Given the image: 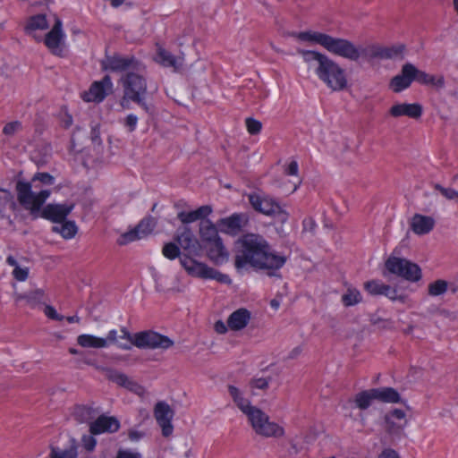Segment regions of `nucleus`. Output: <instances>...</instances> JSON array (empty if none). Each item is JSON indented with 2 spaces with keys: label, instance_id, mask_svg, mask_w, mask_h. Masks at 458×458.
<instances>
[{
  "label": "nucleus",
  "instance_id": "nucleus-1",
  "mask_svg": "<svg viewBox=\"0 0 458 458\" xmlns=\"http://www.w3.org/2000/svg\"><path fill=\"white\" fill-rule=\"evenodd\" d=\"M287 257L271 250L267 242L259 234H246L236 243L234 266L240 270L247 266L277 276Z\"/></svg>",
  "mask_w": 458,
  "mask_h": 458
},
{
  "label": "nucleus",
  "instance_id": "nucleus-2",
  "mask_svg": "<svg viewBox=\"0 0 458 458\" xmlns=\"http://www.w3.org/2000/svg\"><path fill=\"white\" fill-rule=\"evenodd\" d=\"M303 61L310 66H315L318 78L332 91H343L348 87L345 71L327 55L310 50L298 49Z\"/></svg>",
  "mask_w": 458,
  "mask_h": 458
},
{
  "label": "nucleus",
  "instance_id": "nucleus-3",
  "mask_svg": "<svg viewBox=\"0 0 458 458\" xmlns=\"http://www.w3.org/2000/svg\"><path fill=\"white\" fill-rule=\"evenodd\" d=\"M43 185H53L55 178L48 173L36 174L31 182H18L16 184L17 199L20 204L30 212L31 215L38 213L45 201L49 198L51 191L41 189Z\"/></svg>",
  "mask_w": 458,
  "mask_h": 458
},
{
  "label": "nucleus",
  "instance_id": "nucleus-4",
  "mask_svg": "<svg viewBox=\"0 0 458 458\" xmlns=\"http://www.w3.org/2000/svg\"><path fill=\"white\" fill-rule=\"evenodd\" d=\"M123 88V97L120 100V106L123 109L130 107V102H134L142 107L146 112H149L148 105L144 101L147 93V79L145 66L140 64L139 69H134L123 74L119 80Z\"/></svg>",
  "mask_w": 458,
  "mask_h": 458
},
{
  "label": "nucleus",
  "instance_id": "nucleus-5",
  "mask_svg": "<svg viewBox=\"0 0 458 458\" xmlns=\"http://www.w3.org/2000/svg\"><path fill=\"white\" fill-rule=\"evenodd\" d=\"M293 36L301 41L320 45L328 52L348 60L360 59V52L356 49V46L347 39L312 30L293 33Z\"/></svg>",
  "mask_w": 458,
  "mask_h": 458
},
{
  "label": "nucleus",
  "instance_id": "nucleus-6",
  "mask_svg": "<svg viewBox=\"0 0 458 458\" xmlns=\"http://www.w3.org/2000/svg\"><path fill=\"white\" fill-rule=\"evenodd\" d=\"M121 339L126 343H121L119 348L130 350L131 345L141 349L167 350L174 345V341L169 337L154 331H142L131 335L125 327L121 328Z\"/></svg>",
  "mask_w": 458,
  "mask_h": 458
},
{
  "label": "nucleus",
  "instance_id": "nucleus-7",
  "mask_svg": "<svg viewBox=\"0 0 458 458\" xmlns=\"http://www.w3.org/2000/svg\"><path fill=\"white\" fill-rule=\"evenodd\" d=\"M180 263L191 276L201 279H214L225 284L232 283L228 275L223 274L207 264L191 258L189 255L184 254L180 257Z\"/></svg>",
  "mask_w": 458,
  "mask_h": 458
},
{
  "label": "nucleus",
  "instance_id": "nucleus-8",
  "mask_svg": "<svg viewBox=\"0 0 458 458\" xmlns=\"http://www.w3.org/2000/svg\"><path fill=\"white\" fill-rule=\"evenodd\" d=\"M249 422L256 434L264 437H281L284 429L276 422L271 421L269 416L259 408L248 417Z\"/></svg>",
  "mask_w": 458,
  "mask_h": 458
},
{
  "label": "nucleus",
  "instance_id": "nucleus-9",
  "mask_svg": "<svg viewBox=\"0 0 458 458\" xmlns=\"http://www.w3.org/2000/svg\"><path fill=\"white\" fill-rule=\"evenodd\" d=\"M386 268L394 275L408 281L417 282L421 278L420 267L408 259L390 256L386 261Z\"/></svg>",
  "mask_w": 458,
  "mask_h": 458
},
{
  "label": "nucleus",
  "instance_id": "nucleus-10",
  "mask_svg": "<svg viewBox=\"0 0 458 458\" xmlns=\"http://www.w3.org/2000/svg\"><path fill=\"white\" fill-rule=\"evenodd\" d=\"M248 199L251 207L258 212L266 216L281 215L282 220L287 218V214L282 210L280 205L272 198L265 194L250 193Z\"/></svg>",
  "mask_w": 458,
  "mask_h": 458
},
{
  "label": "nucleus",
  "instance_id": "nucleus-11",
  "mask_svg": "<svg viewBox=\"0 0 458 458\" xmlns=\"http://www.w3.org/2000/svg\"><path fill=\"white\" fill-rule=\"evenodd\" d=\"M140 64L141 63L132 56H123L120 55H106L101 62L104 70L123 72V74L134 69H139Z\"/></svg>",
  "mask_w": 458,
  "mask_h": 458
},
{
  "label": "nucleus",
  "instance_id": "nucleus-12",
  "mask_svg": "<svg viewBox=\"0 0 458 458\" xmlns=\"http://www.w3.org/2000/svg\"><path fill=\"white\" fill-rule=\"evenodd\" d=\"M157 219L153 216H146L135 228L123 233L117 240L119 245H126L131 242L140 240L152 233L157 225Z\"/></svg>",
  "mask_w": 458,
  "mask_h": 458
},
{
  "label": "nucleus",
  "instance_id": "nucleus-13",
  "mask_svg": "<svg viewBox=\"0 0 458 458\" xmlns=\"http://www.w3.org/2000/svg\"><path fill=\"white\" fill-rule=\"evenodd\" d=\"M174 412L168 403L165 402H158L154 408V417L157 424L162 428V435L165 437L173 434L174 427L172 420Z\"/></svg>",
  "mask_w": 458,
  "mask_h": 458
},
{
  "label": "nucleus",
  "instance_id": "nucleus-14",
  "mask_svg": "<svg viewBox=\"0 0 458 458\" xmlns=\"http://www.w3.org/2000/svg\"><path fill=\"white\" fill-rule=\"evenodd\" d=\"M73 204H48L42 208L38 213H35L33 216L38 217L40 216L41 217L50 220L55 224L63 222L66 219L67 216L73 209Z\"/></svg>",
  "mask_w": 458,
  "mask_h": 458
},
{
  "label": "nucleus",
  "instance_id": "nucleus-15",
  "mask_svg": "<svg viewBox=\"0 0 458 458\" xmlns=\"http://www.w3.org/2000/svg\"><path fill=\"white\" fill-rule=\"evenodd\" d=\"M113 86L110 76L106 75L101 81L93 82L89 89L83 93L82 98L87 102L99 103L109 92H112Z\"/></svg>",
  "mask_w": 458,
  "mask_h": 458
},
{
  "label": "nucleus",
  "instance_id": "nucleus-16",
  "mask_svg": "<svg viewBox=\"0 0 458 458\" xmlns=\"http://www.w3.org/2000/svg\"><path fill=\"white\" fill-rule=\"evenodd\" d=\"M120 428L119 420L114 416L100 415L89 422L91 435L112 434Z\"/></svg>",
  "mask_w": 458,
  "mask_h": 458
},
{
  "label": "nucleus",
  "instance_id": "nucleus-17",
  "mask_svg": "<svg viewBox=\"0 0 458 458\" xmlns=\"http://www.w3.org/2000/svg\"><path fill=\"white\" fill-rule=\"evenodd\" d=\"M174 240L181 248L189 253L197 254L199 250V241L195 237L192 230L187 225L177 229L174 234Z\"/></svg>",
  "mask_w": 458,
  "mask_h": 458
},
{
  "label": "nucleus",
  "instance_id": "nucleus-18",
  "mask_svg": "<svg viewBox=\"0 0 458 458\" xmlns=\"http://www.w3.org/2000/svg\"><path fill=\"white\" fill-rule=\"evenodd\" d=\"M416 72L417 68L413 64L410 63L405 64L402 67L401 73L397 74L391 80L390 88L395 93H399L403 89L409 88L412 81L415 80L414 74L416 73Z\"/></svg>",
  "mask_w": 458,
  "mask_h": 458
},
{
  "label": "nucleus",
  "instance_id": "nucleus-19",
  "mask_svg": "<svg viewBox=\"0 0 458 458\" xmlns=\"http://www.w3.org/2000/svg\"><path fill=\"white\" fill-rule=\"evenodd\" d=\"M248 222V218L244 214H233L232 216L221 218L217 221L218 229L225 233L236 235L242 226Z\"/></svg>",
  "mask_w": 458,
  "mask_h": 458
},
{
  "label": "nucleus",
  "instance_id": "nucleus-20",
  "mask_svg": "<svg viewBox=\"0 0 458 458\" xmlns=\"http://www.w3.org/2000/svg\"><path fill=\"white\" fill-rule=\"evenodd\" d=\"M102 370L109 380L116 383L117 385L140 395L144 393V388L125 374L109 368H105Z\"/></svg>",
  "mask_w": 458,
  "mask_h": 458
},
{
  "label": "nucleus",
  "instance_id": "nucleus-21",
  "mask_svg": "<svg viewBox=\"0 0 458 458\" xmlns=\"http://www.w3.org/2000/svg\"><path fill=\"white\" fill-rule=\"evenodd\" d=\"M64 33L62 31V21L55 18V23L52 30L45 37V44L47 48L55 55H60L61 46L64 42Z\"/></svg>",
  "mask_w": 458,
  "mask_h": 458
},
{
  "label": "nucleus",
  "instance_id": "nucleus-22",
  "mask_svg": "<svg viewBox=\"0 0 458 458\" xmlns=\"http://www.w3.org/2000/svg\"><path fill=\"white\" fill-rule=\"evenodd\" d=\"M208 258L216 265H222L228 261L229 252L225 247L222 239L204 245Z\"/></svg>",
  "mask_w": 458,
  "mask_h": 458
},
{
  "label": "nucleus",
  "instance_id": "nucleus-23",
  "mask_svg": "<svg viewBox=\"0 0 458 458\" xmlns=\"http://www.w3.org/2000/svg\"><path fill=\"white\" fill-rule=\"evenodd\" d=\"M356 49L360 52V57L365 58H392L403 51V47L398 48H384L377 45H369L363 48Z\"/></svg>",
  "mask_w": 458,
  "mask_h": 458
},
{
  "label": "nucleus",
  "instance_id": "nucleus-24",
  "mask_svg": "<svg viewBox=\"0 0 458 458\" xmlns=\"http://www.w3.org/2000/svg\"><path fill=\"white\" fill-rule=\"evenodd\" d=\"M389 114L394 118L407 116L412 119H418L422 114V106L418 103H399L394 105L389 109Z\"/></svg>",
  "mask_w": 458,
  "mask_h": 458
},
{
  "label": "nucleus",
  "instance_id": "nucleus-25",
  "mask_svg": "<svg viewBox=\"0 0 458 458\" xmlns=\"http://www.w3.org/2000/svg\"><path fill=\"white\" fill-rule=\"evenodd\" d=\"M251 319V313L245 308H240L234 310L227 318V325L232 331H240L244 329Z\"/></svg>",
  "mask_w": 458,
  "mask_h": 458
},
{
  "label": "nucleus",
  "instance_id": "nucleus-26",
  "mask_svg": "<svg viewBox=\"0 0 458 458\" xmlns=\"http://www.w3.org/2000/svg\"><path fill=\"white\" fill-rule=\"evenodd\" d=\"M47 28L48 22L46 16L43 14H38L28 19L24 30L29 36H31L37 41H40L42 38L38 32L45 30Z\"/></svg>",
  "mask_w": 458,
  "mask_h": 458
},
{
  "label": "nucleus",
  "instance_id": "nucleus-27",
  "mask_svg": "<svg viewBox=\"0 0 458 458\" xmlns=\"http://www.w3.org/2000/svg\"><path fill=\"white\" fill-rule=\"evenodd\" d=\"M435 220L433 217L415 214L411 220V228L418 235L427 234L433 230Z\"/></svg>",
  "mask_w": 458,
  "mask_h": 458
},
{
  "label": "nucleus",
  "instance_id": "nucleus-28",
  "mask_svg": "<svg viewBox=\"0 0 458 458\" xmlns=\"http://www.w3.org/2000/svg\"><path fill=\"white\" fill-rule=\"evenodd\" d=\"M212 213V208L208 205L201 206L196 210L191 212H179L177 215L178 219L183 224H191L197 220L202 221Z\"/></svg>",
  "mask_w": 458,
  "mask_h": 458
},
{
  "label": "nucleus",
  "instance_id": "nucleus-29",
  "mask_svg": "<svg viewBox=\"0 0 458 458\" xmlns=\"http://www.w3.org/2000/svg\"><path fill=\"white\" fill-rule=\"evenodd\" d=\"M217 225H214L210 220L206 219L200 222L199 225V236L203 246L220 239L217 232Z\"/></svg>",
  "mask_w": 458,
  "mask_h": 458
},
{
  "label": "nucleus",
  "instance_id": "nucleus-30",
  "mask_svg": "<svg viewBox=\"0 0 458 458\" xmlns=\"http://www.w3.org/2000/svg\"><path fill=\"white\" fill-rule=\"evenodd\" d=\"M48 458H78V445L74 438H71L69 445L65 448L52 446Z\"/></svg>",
  "mask_w": 458,
  "mask_h": 458
},
{
  "label": "nucleus",
  "instance_id": "nucleus-31",
  "mask_svg": "<svg viewBox=\"0 0 458 458\" xmlns=\"http://www.w3.org/2000/svg\"><path fill=\"white\" fill-rule=\"evenodd\" d=\"M414 76L415 80L420 84L429 85L437 89L445 87V78L442 75L435 76L417 69Z\"/></svg>",
  "mask_w": 458,
  "mask_h": 458
},
{
  "label": "nucleus",
  "instance_id": "nucleus-32",
  "mask_svg": "<svg viewBox=\"0 0 458 458\" xmlns=\"http://www.w3.org/2000/svg\"><path fill=\"white\" fill-rule=\"evenodd\" d=\"M77 344L83 348L101 349L107 347V340L89 334L80 335L77 337Z\"/></svg>",
  "mask_w": 458,
  "mask_h": 458
},
{
  "label": "nucleus",
  "instance_id": "nucleus-33",
  "mask_svg": "<svg viewBox=\"0 0 458 458\" xmlns=\"http://www.w3.org/2000/svg\"><path fill=\"white\" fill-rule=\"evenodd\" d=\"M45 293L43 290L36 289L25 294H16L15 301L19 302L25 301L31 308H35L44 303Z\"/></svg>",
  "mask_w": 458,
  "mask_h": 458
},
{
  "label": "nucleus",
  "instance_id": "nucleus-34",
  "mask_svg": "<svg viewBox=\"0 0 458 458\" xmlns=\"http://www.w3.org/2000/svg\"><path fill=\"white\" fill-rule=\"evenodd\" d=\"M52 230L53 232L60 233L64 239H72L76 235L78 227L75 222L65 219L64 221L54 225Z\"/></svg>",
  "mask_w": 458,
  "mask_h": 458
},
{
  "label": "nucleus",
  "instance_id": "nucleus-35",
  "mask_svg": "<svg viewBox=\"0 0 458 458\" xmlns=\"http://www.w3.org/2000/svg\"><path fill=\"white\" fill-rule=\"evenodd\" d=\"M377 400L384 403H396L401 401L398 392L392 387L374 388Z\"/></svg>",
  "mask_w": 458,
  "mask_h": 458
},
{
  "label": "nucleus",
  "instance_id": "nucleus-36",
  "mask_svg": "<svg viewBox=\"0 0 458 458\" xmlns=\"http://www.w3.org/2000/svg\"><path fill=\"white\" fill-rule=\"evenodd\" d=\"M376 399L375 389L373 388L358 393L355 395L354 402L359 409L366 410L370 406L372 401Z\"/></svg>",
  "mask_w": 458,
  "mask_h": 458
},
{
  "label": "nucleus",
  "instance_id": "nucleus-37",
  "mask_svg": "<svg viewBox=\"0 0 458 458\" xmlns=\"http://www.w3.org/2000/svg\"><path fill=\"white\" fill-rule=\"evenodd\" d=\"M156 61L163 66L173 67L174 69H177L181 65L177 58L164 48L158 49Z\"/></svg>",
  "mask_w": 458,
  "mask_h": 458
},
{
  "label": "nucleus",
  "instance_id": "nucleus-38",
  "mask_svg": "<svg viewBox=\"0 0 458 458\" xmlns=\"http://www.w3.org/2000/svg\"><path fill=\"white\" fill-rule=\"evenodd\" d=\"M75 419L81 423H89L94 420L97 412L94 409L87 406H78L73 413Z\"/></svg>",
  "mask_w": 458,
  "mask_h": 458
},
{
  "label": "nucleus",
  "instance_id": "nucleus-39",
  "mask_svg": "<svg viewBox=\"0 0 458 458\" xmlns=\"http://www.w3.org/2000/svg\"><path fill=\"white\" fill-rule=\"evenodd\" d=\"M6 262L8 265L13 267V276L18 281H25L29 276L28 267H21L16 259L13 256H8L6 259Z\"/></svg>",
  "mask_w": 458,
  "mask_h": 458
},
{
  "label": "nucleus",
  "instance_id": "nucleus-40",
  "mask_svg": "<svg viewBox=\"0 0 458 458\" xmlns=\"http://www.w3.org/2000/svg\"><path fill=\"white\" fill-rule=\"evenodd\" d=\"M364 288L370 295H384L385 289H387V284L380 280H370L364 284Z\"/></svg>",
  "mask_w": 458,
  "mask_h": 458
},
{
  "label": "nucleus",
  "instance_id": "nucleus-41",
  "mask_svg": "<svg viewBox=\"0 0 458 458\" xmlns=\"http://www.w3.org/2000/svg\"><path fill=\"white\" fill-rule=\"evenodd\" d=\"M342 301L344 306H352L361 301L360 293L355 288H349L347 292L343 294Z\"/></svg>",
  "mask_w": 458,
  "mask_h": 458
},
{
  "label": "nucleus",
  "instance_id": "nucleus-42",
  "mask_svg": "<svg viewBox=\"0 0 458 458\" xmlns=\"http://www.w3.org/2000/svg\"><path fill=\"white\" fill-rule=\"evenodd\" d=\"M395 420L403 421V425L406 424L405 412L401 409H394L392 411L386 415V422L392 429V427L395 424Z\"/></svg>",
  "mask_w": 458,
  "mask_h": 458
},
{
  "label": "nucleus",
  "instance_id": "nucleus-43",
  "mask_svg": "<svg viewBox=\"0 0 458 458\" xmlns=\"http://www.w3.org/2000/svg\"><path fill=\"white\" fill-rule=\"evenodd\" d=\"M447 290V283L445 280H437L428 284V294L438 296L445 293Z\"/></svg>",
  "mask_w": 458,
  "mask_h": 458
},
{
  "label": "nucleus",
  "instance_id": "nucleus-44",
  "mask_svg": "<svg viewBox=\"0 0 458 458\" xmlns=\"http://www.w3.org/2000/svg\"><path fill=\"white\" fill-rule=\"evenodd\" d=\"M163 255L169 259H174L176 258H180L181 250L179 246L174 242H168L165 243L162 249Z\"/></svg>",
  "mask_w": 458,
  "mask_h": 458
},
{
  "label": "nucleus",
  "instance_id": "nucleus-45",
  "mask_svg": "<svg viewBox=\"0 0 458 458\" xmlns=\"http://www.w3.org/2000/svg\"><path fill=\"white\" fill-rule=\"evenodd\" d=\"M384 296H386L391 301H397L402 303L408 302V296L405 294H398L397 289L387 284V289H385Z\"/></svg>",
  "mask_w": 458,
  "mask_h": 458
},
{
  "label": "nucleus",
  "instance_id": "nucleus-46",
  "mask_svg": "<svg viewBox=\"0 0 458 458\" xmlns=\"http://www.w3.org/2000/svg\"><path fill=\"white\" fill-rule=\"evenodd\" d=\"M235 404L247 416V418L250 416L252 411L259 409L258 407L251 405L250 402L243 396L237 400Z\"/></svg>",
  "mask_w": 458,
  "mask_h": 458
},
{
  "label": "nucleus",
  "instance_id": "nucleus-47",
  "mask_svg": "<svg viewBox=\"0 0 458 458\" xmlns=\"http://www.w3.org/2000/svg\"><path fill=\"white\" fill-rule=\"evenodd\" d=\"M235 404L247 416V418L250 416L252 411L259 409L258 407L251 405L250 402L243 396L237 400Z\"/></svg>",
  "mask_w": 458,
  "mask_h": 458
},
{
  "label": "nucleus",
  "instance_id": "nucleus-48",
  "mask_svg": "<svg viewBox=\"0 0 458 458\" xmlns=\"http://www.w3.org/2000/svg\"><path fill=\"white\" fill-rule=\"evenodd\" d=\"M21 123L19 121H13L6 123L3 128V133L7 137H13L21 131Z\"/></svg>",
  "mask_w": 458,
  "mask_h": 458
},
{
  "label": "nucleus",
  "instance_id": "nucleus-49",
  "mask_svg": "<svg viewBox=\"0 0 458 458\" xmlns=\"http://www.w3.org/2000/svg\"><path fill=\"white\" fill-rule=\"evenodd\" d=\"M245 125L248 132L251 135L259 134L262 129V123L251 117L246 118Z\"/></svg>",
  "mask_w": 458,
  "mask_h": 458
},
{
  "label": "nucleus",
  "instance_id": "nucleus-50",
  "mask_svg": "<svg viewBox=\"0 0 458 458\" xmlns=\"http://www.w3.org/2000/svg\"><path fill=\"white\" fill-rule=\"evenodd\" d=\"M12 199L13 197L10 191L0 188V213H2L7 206L13 205Z\"/></svg>",
  "mask_w": 458,
  "mask_h": 458
},
{
  "label": "nucleus",
  "instance_id": "nucleus-51",
  "mask_svg": "<svg viewBox=\"0 0 458 458\" xmlns=\"http://www.w3.org/2000/svg\"><path fill=\"white\" fill-rule=\"evenodd\" d=\"M435 189L437 190L445 198L447 199H458V191L451 188H445L439 184L435 185Z\"/></svg>",
  "mask_w": 458,
  "mask_h": 458
},
{
  "label": "nucleus",
  "instance_id": "nucleus-52",
  "mask_svg": "<svg viewBox=\"0 0 458 458\" xmlns=\"http://www.w3.org/2000/svg\"><path fill=\"white\" fill-rule=\"evenodd\" d=\"M93 436L94 435H91V434L84 435L81 437L82 445L89 452H92L95 449L96 445H97V440Z\"/></svg>",
  "mask_w": 458,
  "mask_h": 458
},
{
  "label": "nucleus",
  "instance_id": "nucleus-53",
  "mask_svg": "<svg viewBox=\"0 0 458 458\" xmlns=\"http://www.w3.org/2000/svg\"><path fill=\"white\" fill-rule=\"evenodd\" d=\"M122 335H118V332L115 329H112L108 332L106 338H104L105 340H107V346L110 344H114L119 347V344L121 343H126V340L121 339Z\"/></svg>",
  "mask_w": 458,
  "mask_h": 458
},
{
  "label": "nucleus",
  "instance_id": "nucleus-54",
  "mask_svg": "<svg viewBox=\"0 0 458 458\" xmlns=\"http://www.w3.org/2000/svg\"><path fill=\"white\" fill-rule=\"evenodd\" d=\"M269 379L265 377L253 378L250 382V386L252 389L257 388L265 390L268 387Z\"/></svg>",
  "mask_w": 458,
  "mask_h": 458
},
{
  "label": "nucleus",
  "instance_id": "nucleus-55",
  "mask_svg": "<svg viewBox=\"0 0 458 458\" xmlns=\"http://www.w3.org/2000/svg\"><path fill=\"white\" fill-rule=\"evenodd\" d=\"M45 315L53 320L61 321L64 318L63 315L57 313L56 310L51 305H46L44 308Z\"/></svg>",
  "mask_w": 458,
  "mask_h": 458
},
{
  "label": "nucleus",
  "instance_id": "nucleus-56",
  "mask_svg": "<svg viewBox=\"0 0 458 458\" xmlns=\"http://www.w3.org/2000/svg\"><path fill=\"white\" fill-rule=\"evenodd\" d=\"M138 117L135 114H130L126 116L124 124L126 127H128L131 132L136 129Z\"/></svg>",
  "mask_w": 458,
  "mask_h": 458
},
{
  "label": "nucleus",
  "instance_id": "nucleus-57",
  "mask_svg": "<svg viewBox=\"0 0 458 458\" xmlns=\"http://www.w3.org/2000/svg\"><path fill=\"white\" fill-rule=\"evenodd\" d=\"M298 172H299V165H298L297 161H295V160L291 161L290 164L285 168V174L287 175L296 176V175H298Z\"/></svg>",
  "mask_w": 458,
  "mask_h": 458
},
{
  "label": "nucleus",
  "instance_id": "nucleus-58",
  "mask_svg": "<svg viewBox=\"0 0 458 458\" xmlns=\"http://www.w3.org/2000/svg\"><path fill=\"white\" fill-rule=\"evenodd\" d=\"M228 391L234 403L243 396L242 392L233 386H229Z\"/></svg>",
  "mask_w": 458,
  "mask_h": 458
},
{
  "label": "nucleus",
  "instance_id": "nucleus-59",
  "mask_svg": "<svg viewBox=\"0 0 458 458\" xmlns=\"http://www.w3.org/2000/svg\"><path fill=\"white\" fill-rule=\"evenodd\" d=\"M116 458H141L140 454L130 451H119Z\"/></svg>",
  "mask_w": 458,
  "mask_h": 458
},
{
  "label": "nucleus",
  "instance_id": "nucleus-60",
  "mask_svg": "<svg viewBox=\"0 0 458 458\" xmlns=\"http://www.w3.org/2000/svg\"><path fill=\"white\" fill-rule=\"evenodd\" d=\"M215 330L218 334H225L229 329L227 323L225 324L223 321L218 320L215 323Z\"/></svg>",
  "mask_w": 458,
  "mask_h": 458
},
{
  "label": "nucleus",
  "instance_id": "nucleus-61",
  "mask_svg": "<svg viewBox=\"0 0 458 458\" xmlns=\"http://www.w3.org/2000/svg\"><path fill=\"white\" fill-rule=\"evenodd\" d=\"M90 137L93 142H96L98 144H100L101 139H100V131L98 126H94L91 129Z\"/></svg>",
  "mask_w": 458,
  "mask_h": 458
},
{
  "label": "nucleus",
  "instance_id": "nucleus-62",
  "mask_svg": "<svg viewBox=\"0 0 458 458\" xmlns=\"http://www.w3.org/2000/svg\"><path fill=\"white\" fill-rule=\"evenodd\" d=\"M316 226L315 221L309 217L303 220V227L305 230H313Z\"/></svg>",
  "mask_w": 458,
  "mask_h": 458
},
{
  "label": "nucleus",
  "instance_id": "nucleus-63",
  "mask_svg": "<svg viewBox=\"0 0 458 458\" xmlns=\"http://www.w3.org/2000/svg\"><path fill=\"white\" fill-rule=\"evenodd\" d=\"M143 437V433L137 430H130L129 431V438L132 441H137Z\"/></svg>",
  "mask_w": 458,
  "mask_h": 458
},
{
  "label": "nucleus",
  "instance_id": "nucleus-64",
  "mask_svg": "<svg viewBox=\"0 0 458 458\" xmlns=\"http://www.w3.org/2000/svg\"><path fill=\"white\" fill-rule=\"evenodd\" d=\"M380 458H399L394 450H386L382 453Z\"/></svg>",
  "mask_w": 458,
  "mask_h": 458
}]
</instances>
